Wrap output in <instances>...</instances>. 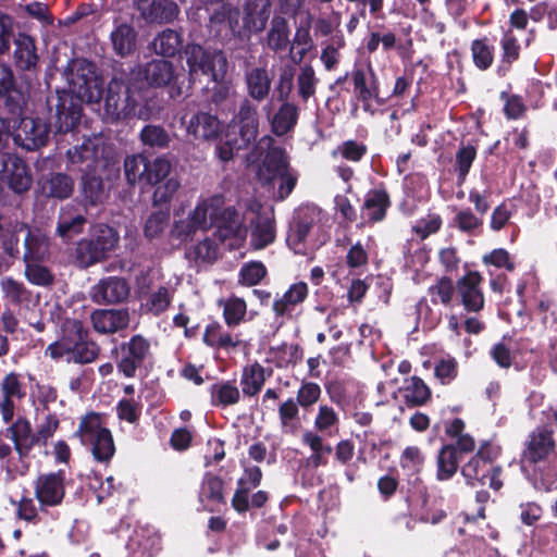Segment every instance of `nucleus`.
Segmentation results:
<instances>
[{
    "label": "nucleus",
    "instance_id": "16",
    "mask_svg": "<svg viewBox=\"0 0 557 557\" xmlns=\"http://www.w3.org/2000/svg\"><path fill=\"white\" fill-rule=\"evenodd\" d=\"M128 295V283L119 276L102 278L89 290L90 299L98 305L122 302L127 299Z\"/></svg>",
    "mask_w": 557,
    "mask_h": 557
},
{
    "label": "nucleus",
    "instance_id": "37",
    "mask_svg": "<svg viewBox=\"0 0 557 557\" xmlns=\"http://www.w3.org/2000/svg\"><path fill=\"white\" fill-rule=\"evenodd\" d=\"M210 396L212 406L225 408L240 400V391L234 382L221 381L211 385Z\"/></svg>",
    "mask_w": 557,
    "mask_h": 557
},
{
    "label": "nucleus",
    "instance_id": "4",
    "mask_svg": "<svg viewBox=\"0 0 557 557\" xmlns=\"http://www.w3.org/2000/svg\"><path fill=\"white\" fill-rule=\"evenodd\" d=\"M258 181L276 200H284L293 191L297 176L289 170L286 156L278 148L271 149L258 169Z\"/></svg>",
    "mask_w": 557,
    "mask_h": 557
},
{
    "label": "nucleus",
    "instance_id": "10",
    "mask_svg": "<svg viewBox=\"0 0 557 557\" xmlns=\"http://www.w3.org/2000/svg\"><path fill=\"white\" fill-rule=\"evenodd\" d=\"M351 78L356 100L361 103L364 112L374 115L385 101L380 97L379 79L372 66L369 64L366 70H355Z\"/></svg>",
    "mask_w": 557,
    "mask_h": 557
},
{
    "label": "nucleus",
    "instance_id": "17",
    "mask_svg": "<svg viewBox=\"0 0 557 557\" xmlns=\"http://www.w3.org/2000/svg\"><path fill=\"white\" fill-rule=\"evenodd\" d=\"M210 28L220 37L244 38L239 11L230 3H222L213 10L210 16Z\"/></svg>",
    "mask_w": 557,
    "mask_h": 557
},
{
    "label": "nucleus",
    "instance_id": "28",
    "mask_svg": "<svg viewBox=\"0 0 557 557\" xmlns=\"http://www.w3.org/2000/svg\"><path fill=\"white\" fill-rule=\"evenodd\" d=\"M223 207L224 198L220 195H213L198 201L190 213L194 215L196 223L201 225V231H207L216 224Z\"/></svg>",
    "mask_w": 557,
    "mask_h": 557
},
{
    "label": "nucleus",
    "instance_id": "57",
    "mask_svg": "<svg viewBox=\"0 0 557 557\" xmlns=\"http://www.w3.org/2000/svg\"><path fill=\"white\" fill-rule=\"evenodd\" d=\"M171 171V163L164 158H157L149 162L147 160V174L145 175V182L150 185H157L166 178Z\"/></svg>",
    "mask_w": 557,
    "mask_h": 557
},
{
    "label": "nucleus",
    "instance_id": "64",
    "mask_svg": "<svg viewBox=\"0 0 557 557\" xmlns=\"http://www.w3.org/2000/svg\"><path fill=\"white\" fill-rule=\"evenodd\" d=\"M321 396V387L313 382L304 383L297 392V403L302 408L314 405Z\"/></svg>",
    "mask_w": 557,
    "mask_h": 557
},
{
    "label": "nucleus",
    "instance_id": "11",
    "mask_svg": "<svg viewBox=\"0 0 557 557\" xmlns=\"http://www.w3.org/2000/svg\"><path fill=\"white\" fill-rule=\"evenodd\" d=\"M129 76L139 86L144 85L143 82H139L141 76H144L146 84L150 87L160 88L169 86L172 97L182 94L181 88L176 84L177 75L175 74L174 65L170 61L152 60L145 65L144 70L132 71Z\"/></svg>",
    "mask_w": 557,
    "mask_h": 557
},
{
    "label": "nucleus",
    "instance_id": "63",
    "mask_svg": "<svg viewBox=\"0 0 557 557\" xmlns=\"http://www.w3.org/2000/svg\"><path fill=\"white\" fill-rule=\"evenodd\" d=\"M458 373V363L455 358H442L435 367V376L443 383H450Z\"/></svg>",
    "mask_w": 557,
    "mask_h": 557
},
{
    "label": "nucleus",
    "instance_id": "59",
    "mask_svg": "<svg viewBox=\"0 0 557 557\" xmlns=\"http://www.w3.org/2000/svg\"><path fill=\"white\" fill-rule=\"evenodd\" d=\"M180 186L181 184L175 177H169L165 181L157 184V187L153 191V203H169L178 191Z\"/></svg>",
    "mask_w": 557,
    "mask_h": 557
},
{
    "label": "nucleus",
    "instance_id": "56",
    "mask_svg": "<svg viewBox=\"0 0 557 557\" xmlns=\"http://www.w3.org/2000/svg\"><path fill=\"white\" fill-rule=\"evenodd\" d=\"M124 170L129 184L145 181V175L147 174V159L141 154L127 157L124 162Z\"/></svg>",
    "mask_w": 557,
    "mask_h": 557
},
{
    "label": "nucleus",
    "instance_id": "40",
    "mask_svg": "<svg viewBox=\"0 0 557 557\" xmlns=\"http://www.w3.org/2000/svg\"><path fill=\"white\" fill-rule=\"evenodd\" d=\"M248 94L255 100H263L270 91L271 79L265 69L255 67L246 73Z\"/></svg>",
    "mask_w": 557,
    "mask_h": 557
},
{
    "label": "nucleus",
    "instance_id": "22",
    "mask_svg": "<svg viewBox=\"0 0 557 557\" xmlns=\"http://www.w3.org/2000/svg\"><path fill=\"white\" fill-rule=\"evenodd\" d=\"M50 238L40 227L28 226L24 236L23 261H45L50 257Z\"/></svg>",
    "mask_w": 557,
    "mask_h": 557
},
{
    "label": "nucleus",
    "instance_id": "51",
    "mask_svg": "<svg viewBox=\"0 0 557 557\" xmlns=\"http://www.w3.org/2000/svg\"><path fill=\"white\" fill-rule=\"evenodd\" d=\"M27 228L28 226L22 222H15L8 227H0L2 246L8 255L13 257L18 253V234L26 233Z\"/></svg>",
    "mask_w": 557,
    "mask_h": 557
},
{
    "label": "nucleus",
    "instance_id": "2",
    "mask_svg": "<svg viewBox=\"0 0 557 557\" xmlns=\"http://www.w3.org/2000/svg\"><path fill=\"white\" fill-rule=\"evenodd\" d=\"M140 89L141 86L131 76L126 83L117 77L112 78L104 95L106 119L111 122L132 117L149 119L148 110L140 106Z\"/></svg>",
    "mask_w": 557,
    "mask_h": 557
},
{
    "label": "nucleus",
    "instance_id": "60",
    "mask_svg": "<svg viewBox=\"0 0 557 557\" xmlns=\"http://www.w3.org/2000/svg\"><path fill=\"white\" fill-rule=\"evenodd\" d=\"M197 231H201V225L196 223L191 213L188 216L175 221L171 234L180 240L191 239Z\"/></svg>",
    "mask_w": 557,
    "mask_h": 557
},
{
    "label": "nucleus",
    "instance_id": "39",
    "mask_svg": "<svg viewBox=\"0 0 557 557\" xmlns=\"http://www.w3.org/2000/svg\"><path fill=\"white\" fill-rule=\"evenodd\" d=\"M313 220L306 214H298L289 227L287 235L288 246L296 252L301 253L304 251V243L308 237V234L312 227Z\"/></svg>",
    "mask_w": 557,
    "mask_h": 557
},
{
    "label": "nucleus",
    "instance_id": "18",
    "mask_svg": "<svg viewBox=\"0 0 557 557\" xmlns=\"http://www.w3.org/2000/svg\"><path fill=\"white\" fill-rule=\"evenodd\" d=\"M150 349L149 342L141 335H135L122 346V358L117 363L119 371L126 377H133Z\"/></svg>",
    "mask_w": 557,
    "mask_h": 557
},
{
    "label": "nucleus",
    "instance_id": "32",
    "mask_svg": "<svg viewBox=\"0 0 557 557\" xmlns=\"http://www.w3.org/2000/svg\"><path fill=\"white\" fill-rule=\"evenodd\" d=\"M218 233L221 240L226 237L245 238L247 230L240 214L233 208H222L216 222Z\"/></svg>",
    "mask_w": 557,
    "mask_h": 557
},
{
    "label": "nucleus",
    "instance_id": "44",
    "mask_svg": "<svg viewBox=\"0 0 557 557\" xmlns=\"http://www.w3.org/2000/svg\"><path fill=\"white\" fill-rule=\"evenodd\" d=\"M151 46L157 54L173 57L182 46V38L177 32L164 29L153 39Z\"/></svg>",
    "mask_w": 557,
    "mask_h": 557
},
{
    "label": "nucleus",
    "instance_id": "55",
    "mask_svg": "<svg viewBox=\"0 0 557 557\" xmlns=\"http://www.w3.org/2000/svg\"><path fill=\"white\" fill-rule=\"evenodd\" d=\"M317 84L318 78L315 77V73L312 66H302L297 76V89L300 98L304 101H307L315 94Z\"/></svg>",
    "mask_w": 557,
    "mask_h": 557
},
{
    "label": "nucleus",
    "instance_id": "30",
    "mask_svg": "<svg viewBox=\"0 0 557 557\" xmlns=\"http://www.w3.org/2000/svg\"><path fill=\"white\" fill-rule=\"evenodd\" d=\"M388 206V195L384 190L369 191L362 207V224H373L382 221L385 218Z\"/></svg>",
    "mask_w": 557,
    "mask_h": 557
},
{
    "label": "nucleus",
    "instance_id": "54",
    "mask_svg": "<svg viewBox=\"0 0 557 557\" xmlns=\"http://www.w3.org/2000/svg\"><path fill=\"white\" fill-rule=\"evenodd\" d=\"M338 422V416L332 407L326 405L319 407V411L314 419V429L318 432L332 435L334 430H337Z\"/></svg>",
    "mask_w": 557,
    "mask_h": 557
},
{
    "label": "nucleus",
    "instance_id": "62",
    "mask_svg": "<svg viewBox=\"0 0 557 557\" xmlns=\"http://www.w3.org/2000/svg\"><path fill=\"white\" fill-rule=\"evenodd\" d=\"M500 46L503 50V62L511 64L519 59L520 46L518 44V38L511 29H508L504 34Z\"/></svg>",
    "mask_w": 557,
    "mask_h": 557
},
{
    "label": "nucleus",
    "instance_id": "49",
    "mask_svg": "<svg viewBox=\"0 0 557 557\" xmlns=\"http://www.w3.org/2000/svg\"><path fill=\"white\" fill-rule=\"evenodd\" d=\"M203 341L211 347L234 348L239 345L240 341L237 336H233L222 330L219 324H211L206 329Z\"/></svg>",
    "mask_w": 557,
    "mask_h": 557
},
{
    "label": "nucleus",
    "instance_id": "23",
    "mask_svg": "<svg viewBox=\"0 0 557 557\" xmlns=\"http://www.w3.org/2000/svg\"><path fill=\"white\" fill-rule=\"evenodd\" d=\"M482 276L478 272H469L457 283V290L463 307L468 311L478 312L483 308L484 297L480 289Z\"/></svg>",
    "mask_w": 557,
    "mask_h": 557
},
{
    "label": "nucleus",
    "instance_id": "53",
    "mask_svg": "<svg viewBox=\"0 0 557 557\" xmlns=\"http://www.w3.org/2000/svg\"><path fill=\"white\" fill-rule=\"evenodd\" d=\"M472 58L475 66L480 70L488 69L494 61V46L486 39H476L471 45Z\"/></svg>",
    "mask_w": 557,
    "mask_h": 557
},
{
    "label": "nucleus",
    "instance_id": "50",
    "mask_svg": "<svg viewBox=\"0 0 557 557\" xmlns=\"http://www.w3.org/2000/svg\"><path fill=\"white\" fill-rule=\"evenodd\" d=\"M406 403L411 406H421L425 404L431 395L429 387L418 376L410 377L403 389Z\"/></svg>",
    "mask_w": 557,
    "mask_h": 557
},
{
    "label": "nucleus",
    "instance_id": "43",
    "mask_svg": "<svg viewBox=\"0 0 557 557\" xmlns=\"http://www.w3.org/2000/svg\"><path fill=\"white\" fill-rule=\"evenodd\" d=\"M75 258L81 268H88L104 260L107 255L90 238H84L77 244Z\"/></svg>",
    "mask_w": 557,
    "mask_h": 557
},
{
    "label": "nucleus",
    "instance_id": "45",
    "mask_svg": "<svg viewBox=\"0 0 557 557\" xmlns=\"http://www.w3.org/2000/svg\"><path fill=\"white\" fill-rule=\"evenodd\" d=\"M264 381V369L259 363L246 367L240 380L243 393L247 396L258 394L261 391Z\"/></svg>",
    "mask_w": 557,
    "mask_h": 557
},
{
    "label": "nucleus",
    "instance_id": "24",
    "mask_svg": "<svg viewBox=\"0 0 557 557\" xmlns=\"http://www.w3.org/2000/svg\"><path fill=\"white\" fill-rule=\"evenodd\" d=\"M270 0H247L242 23L244 38L250 33H259L264 29L270 16Z\"/></svg>",
    "mask_w": 557,
    "mask_h": 557
},
{
    "label": "nucleus",
    "instance_id": "12",
    "mask_svg": "<svg viewBox=\"0 0 557 557\" xmlns=\"http://www.w3.org/2000/svg\"><path fill=\"white\" fill-rule=\"evenodd\" d=\"M5 436L14 443V448L21 460V466H13L9 462L7 465L8 473L12 478L17 474L23 475L27 471V465L22 459L37 444L36 434L33 433L29 421L20 417L5 430Z\"/></svg>",
    "mask_w": 557,
    "mask_h": 557
},
{
    "label": "nucleus",
    "instance_id": "25",
    "mask_svg": "<svg viewBox=\"0 0 557 557\" xmlns=\"http://www.w3.org/2000/svg\"><path fill=\"white\" fill-rule=\"evenodd\" d=\"M137 10L148 23L170 22L177 14V5L171 0H137Z\"/></svg>",
    "mask_w": 557,
    "mask_h": 557
},
{
    "label": "nucleus",
    "instance_id": "36",
    "mask_svg": "<svg viewBox=\"0 0 557 557\" xmlns=\"http://www.w3.org/2000/svg\"><path fill=\"white\" fill-rule=\"evenodd\" d=\"M299 108L292 102H284L271 119L272 132L283 136L292 131L297 124Z\"/></svg>",
    "mask_w": 557,
    "mask_h": 557
},
{
    "label": "nucleus",
    "instance_id": "48",
    "mask_svg": "<svg viewBox=\"0 0 557 557\" xmlns=\"http://www.w3.org/2000/svg\"><path fill=\"white\" fill-rule=\"evenodd\" d=\"M458 469L456 448L453 445H445L437 456V479L441 481L450 479Z\"/></svg>",
    "mask_w": 557,
    "mask_h": 557
},
{
    "label": "nucleus",
    "instance_id": "46",
    "mask_svg": "<svg viewBox=\"0 0 557 557\" xmlns=\"http://www.w3.org/2000/svg\"><path fill=\"white\" fill-rule=\"evenodd\" d=\"M89 172L90 171H87L82 178V190L85 201L95 206L101 203L106 199L107 191L102 180L99 176L89 174Z\"/></svg>",
    "mask_w": 557,
    "mask_h": 557
},
{
    "label": "nucleus",
    "instance_id": "7",
    "mask_svg": "<svg viewBox=\"0 0 557 557\" xmlns=\"http://www.w3.org/2000/svg\"><path fill=\"white\" fill-rule=\"evenodd\" d=\"M491 456V447L484 444L480 447L478 453L462 467L461 473L467 482L476 486L488 485L494 490H499L503 485L499 480L500 469L493 467Z\"/></svg>",
    "mask_w": 557,
    "mask_h": 557
},
{
    "label": "nucleus",
    "instance_id": "13",
    "mask_svg": "<svg viewBox=\"0 0 557 557\" xmlns=\"http://www.w3.org/2000/svg\"><path fill=\"white\" fill-rule=\"evenodd\" d=\"M12 136L18 147L33 151L47 144L49 125L39 117L23 116L13 125Z\"/></svg>",
    "mask_w": 557,
    "mask_h": 557
},
{
    "label": "nucleus",
    "instance_id": "21",
    "mask_svg": "<svg viewBox=\"0 0 557 557\" xmlns=\"http://www.w3.org/2000/svg\"><path fill=\"white\" fill-rule=\"evenodd\" d=\"M0 288L3 298L21 309L29 310L39 302V296L28 289L23 282L11 276H5L0 281Z\"/></svg>",
    "mask_w": 557,
    "mask_h": 557
},
{
    "label": "nucleus",
    "instance_id": "6",
    "mask_svg": "<svg viewBox=\"0 0 557 557\" xmlns=\"http://www.w3.org/2000/svg\"><path fill=\"white\" fill-rule=\"evenodd\" d=\"M84 444H90L94 457L99 461L112 458L115 447L111 432L103 426L100 414L90 412L86 414L77 431Z\"/></svg>",
    "mask_w": 557,
    "mask_h": 557
},
{
    "label": "nucleus",
    "instance_id": "42",
    "mask_svg": "<svg viewBox=\"0 0 557 557\" xmlns=\"http://www.w3.org/2000/svg\"><path fill=\"white\" fill-rule=\"evenodd\" d=\"M24 276L33 285L49 287L54 283V274L42 262L44 261H23Z\"/></svg>",
    "mask_w": 557,
    "mask_h": 557
},
{
    "label": "nucleus",
    "instance_id": "3",
    "mask_svg": "<svg viewBox=\"0 0 557 557\" xmlns=\"http://www.w3.org/2000/svg\"><path fill=\"white\" fill-rule=\"evenodd\" d=\"M87 337L88 332L81 321H67L63 336L47 347L46 355L54 360L63 359L66 362L79 364L90 363L98 358L100 348Z\"/></svg>",
    "mask_w": 557,
    "mask_h": 557
},
{
    "label": "nucleus",
    "instance_id": "14",
    "mask_svg": "<svg viewBox=\"0 0 557 557\" xmlns=\"http://www.w3.org/2000/svg\"><path fill=\"white\" fill-rule=\"evenodd\" d=\"M258 125L257 108L245 100L227 127L233 136L238 135V139L233 140L235 147H247L252 143L258 134Z\"/></svg>",
    "mask_w": 557,
    "mask_h": 557
},
{
    "label": "nucleus",
    "instance_id": "5",
    "mask_svg": "<svg viewBox=\"0 0 557 557\" xmlns=\"http://www.w3.org/2000/svg\"><path fill=\"white\" fill-rule=\"evenodd\" d=\"M190 84L203 77L220 84L227 73V59L222 50L205 49L200 45H187L184 49Z\"/></svg>",
    "mask_w": 557,
    "mask_h": 557
},
{
    "label": "nucleus",
    "instance_id": "20",
    "mask_svg": "<svg viewBox=\"0 0 557 557\" xmlns=\"http://www.w3.org/2000/svg\"><path fill=\"white\" fill-rule=\"evenodd\" d=\"M90 320L96 332L112 334L126 329L131 319L126 309H98L91 313Z\"/></svg>",
    "mask_w": 557,
    "mask_h": 557
},
{
    "label": "nucleus",
    "instance_id": "33",
    "mask_svg": "<svg viewBox=\"0 0 557 557\" xmlns=\"http://www.w3.org/2000/svg\"><path fill=\"white\" fill-rule=\"evenodd\" d=\"M39 187L41 194L46 197L65 199L72 195L74 182L66 174L55 173L41 178Z\"/></svg>",
    "mask_w": 557,
    "mask_h": 557
},
{
    "label": "nucleus",
    "instance_id": "41",
    "mask_svg": "<svg viewBox=\"0 0 557 557\" xmlns=\"http://www.w3.org/2000/svg\"><path fill=\"white\" fill-rule=\"evenodd\" d=\"M219 306L223 309V318L228 326H237L245 320L247 304L243 298L231 296L220 299Z\"/></svg>",
    "mask_w": 557,
    "mask_h": 557
},
{
    "label": "nucleus",
    "instance_id": "9",
    "mask_svg": "<svg viewBox=\"0 0 557 557\" xmlns=\"http://www.w3.org/2000/svg\"><path fill=\"white\" fill-rule=\"evenodd\" d=\"M111 156V148L100 135L87 138L82 145L75 146L67 151L72 164L84 165V171H96L99 166L106 165Z\"/></svg>",
    "mask_w": 557,
    "mask_h": 557
},
{
    "label": "nucleus",
    "instance_id": "8",
    "mask_svg": "<svg viewBox=\"0 0 557 557\" xmlns=\"http://www.w3.org/2000/svg\"><path fill=\"white\" fill-rule=\"evenodd\" d=\"M247 210L253 214L249 223L250 246L255 250H261L274 243L276 237L274 210H263L258 200L249 201Z\"/></svg>",
    "mask_w": 557,
    "mask_h": 557
},
{
    "label": "nucleus",
    "instance_id": "19",
    "mask_svg": "<svg viewBox=\"0 0 557 557\" xmlns=\"http://www.w3.org/2000/svg\"><path fill=\"white\" fill-rule=\"evenodd\" d=\"M36 497L42 506H57L65 495L63 473L40 475L35 485Z\"/></svg>",
    "mask_w": 557,
    "mask_h": 557
},
{
    "label": "nucleus",
    "instance_id": "52",
    "mask_svg": "<svg viewBox=\"0 0 557 557\" xmlns=\"http://www.w3.org/2000/svg\"><path fill=\"white\" fill-rule=\"evenodd\" d=\"M90 239L108 256L116 247L119 235L112 227L100 224L94 228Z\"/></svg>",
    "mask_w": 557,
    "mask_h": 557
},
{
    "label": "nucleus",
    "instance_id": "58",
    "mask_svg": "<svg viewBox=\"0 0 557 557\" xmlns=\"http://www.w3.org/2000/svg\"><path fill=\"white\" fill-rule=\"evenodd\" d=\"M171 299L172 292L169 288L161 286L149 295L145 307L149 312L160 314L166 310Z\"/></svg>",
    "mask_w": 557,
    "mask_h": 557
},
{
    "label": "nucleus",
    "instance_id": "31",
    "mask_svg": "<svg viewBox=\"0 0 557 557\" xmlns=\"http://www.w3.org/2000/svg\"><path fill=\"white\" fill-rule=\"evenodd\" d=\"M111 44L113 51L122 57L133 54L137 47V33L135 28L127 23L115 25L111 33Z\"/></svg>",
    "mask_w": 557,
    "mask_h": 557
},
{
    "label": "nucleus",
    "instance_id": "1",
    "mask_svg": "<svg viewBox=\"0 0 557 557\" xmlns=\"http://www.w3.org/2000/svg\"><path fill=\"white\" fill-rule=\"evenodd\" d=\"M70 91H58L49 99L55 108L54 126L59 132L72 131L81 120L82 102H98L102 97V83L96 75L91 64L77 62L69 76Z\"/></svg>",
    "mask_w": 557,
    "mask_h": 557
},
{
    "label": "nucleus",
    "instance_id": "26",
    "mask_svg": "<svg viewBox=\"0 0 557 557\" xmlns=\"http://www.w3.org/2000/svg\"><path fill=\"white\" fill-rule=\"evenodd\" d=\"M221 129L219 120L207 112L193 115L186 126L187 134L195 140L210 141L218 137Z\"/></svg>",
    "mask_w": 557,
    "mask_h": 557
},
{
    "label": "nucleus",
    "instance_id": "38",
    "mask_svg": "<svg viewBox=\"0 0 557 557\" xmlns=\"http://www.w3.org/2000/svg\"><path fill=\"white\" fill-rule=\"evenodd\" d=\"M200 499L209 511H214L224 504L223 481L214 475H206L200 492Z\"/></svg>",
    "mask_w": 557,
    "mask_h": 557
},
{
    "label": "nucleus",
    "instance_id": "29",
    "mask_svg": "<svg viewBox=\"0 0 557 557\" xmlns=\"http://www.w3.org/2000/svg\"><path fill=\"white\" fill-rule=\"evenodd\" d=\"M85 224L86 218L83 214L75 213L73 206H65L61 208L55 234L67 242L81 234Z\"/></svg>",
    "mask_w": 557,
    "mask_h": 557
},
{
    "label": "nucleus",
    "instance_id": "27",
    "mask_svg": "<svg viewBox=\"0 0 557 557\" xmlns=\"http://www.w3.org/2000/svg\"><path fill=\"white\" fill-rule=\"evenodd\" d=\"M554 446L555 443L548 431L542 429L534 431L522 455L523 466L525 463L534 465L545 459L554 450Z\"/></svg>",
    "mask_w": 557,
    "mask_h": 557
},
{
    "label": "nucleus",
    "instance_id": "34",
    "mask_svg": "<svg viewBox=\"0 0 557 557\" xmlns=\"http://www.w3.org/2000/svg\"><path fill=\"white\" fill-rule=\"evenodd\" d=\"M14 59L21 70H32L38 62L35 39L29 35L20 33L15 39Z\"/></svg>",
    "mask_w": 557,
    "mask_h": 557
},
{
    "label": "nucleus",
    "instance_id": "61",
    "mask_svg": "<svg viewBox=\"0 0 557 557\" xmlns=\"http://www.w3.org/2000/svg\"><path fill=\"white\" fill-rule=\"evenodd\" d=\"M140 138L145 145L151 147L164 148L170 143L169 134L157 125L145 126L140 133Z\"/></svg>",
    "mask_w": 557,
    "mask_h": 557
},
{
    "label": "nucleus",
    "instance_id": "47",
    "mask_svg": "<svg viewBox=\"0 0 557 557\" xmlns=\"http://www.w3.org/2000/svg\"><path fill=\"white\" fill-rule=\"evenodd\" d=\"M268 45L275 51H281L289 45V28L285 18L275 16L268 33Z\"/></svg>",
    "mask_w": 557,
    "mask_h": 557
},
{
    "label": "nucleus",
    "instance_id": "35",
    "mask_svg": "<svg viewBox=\"0 0 557 557\" xmlns=\"http://www.w3.org/2000/svg\"><path fill=\"white\" fill-rule=\"evenodd\" d=\"M308 294L305 283H297L289 287L284 295L273 302V310L276 315L292 317L297 305L302 302Z\"/></svg>",
    "mask_w": 557,
    "mask_h": 557
},
{
    "label": "nucleus",
    "instance_id": "15",
    "mask_svg": "<svg viewBox=\"0 0 557 557\" xmlns=\"http://www.w3.org/2000/svg\"><path fill=\"white\" fill-rule=\"evenodd\" d=\"M0 173L14 193H24L32 185V175L27 164L15 154H3L0 162Z\"/></svg>",
    "mask_w": 557,
    "mask_h": 557
}]
</instances>
